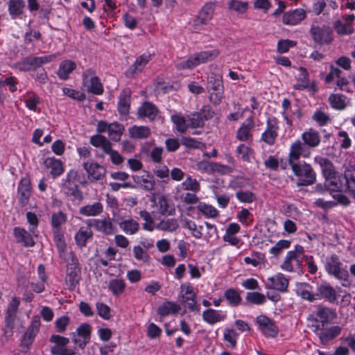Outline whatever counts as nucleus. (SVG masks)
I'll return each instance as SVG.
<instances>
[{"label": "nucleus", "mask_w": 355, "mask_h": 355, "mask_svg": "<svg viewBox=\"0 0 355 355\" xmlns=\"http://www.w3.org/2000/svg\"><path fill=\"white\" fill-rule=\"evenodd\" d=\"M92 335V327L88 323H83L79 325L74 332L71 333V338L73 345L76 347V350L84 349L89 343Z\"/></svg>", "instance_id": "obj_6"}, {"label": "nucleus", "mask_w": 355, "mask_h": 355, "mask_svg": "<svg viewBox=\"0 0 355 355\" xmlns=\"http://www.w3.org/2000/svg\"><path fill=\"white\" fill-rule=\"evenodd\" d=\"M76 68L74 62L70 60H64L60 62L57 75L62 80H67L70 73Z\"/></svg>", "instance_id": "obj_30"}, {"label": "nucleus", "mask_w": 355, "mask_h": 355, "mask_svg": "<svg viewBox=\"0 0 355 355\" xmlns=\"http://www.w3.org/2000/svg\"><path fill=\"white\" fill-rule=\"evenodd\" d=\"M299 71L300 74L297 83L295 85V88L297 89H302L309 86V75L306 69L304 67H300Z\"/></svg>", "instance_id": "obj_59"}, {"label": "nucleus", "mask_w": 355, "mask_h": 355, "mask_svg": "<svg viewBox=\"0 0 355 355\" xmlns=\"http://www.w3.org/2000/svg\"><path fill=\"white\" fill-rule=\"evenodd\" d=\"M69 257L71 258V263L67 264L65 280L69 289H73L79 282L80 270L78 266V260L73 254L70 253Z\"/></svg>", "instance_id": "obj_10"}, {"label": "nucleus", "mask_w": 355, "mask_h": 355, "mask_svg": "<svg viewBox=\"0 0 355 355\" xmlns=\"http://www.w3.org/2000/svg\"><path fill=\"white\" fill-rule=\"evenodd\" d=\"M332 197L334 200H326L323 198L316 199L313 202V205L315 207H320L324 210H328L334 208L338 204L347 205L349 202L347 198L340 193H334Z\"/></svg>", "instance_id": "obj_15"}, {"label": "nucleus", "mask_w": 355, "mask_h": 355, "mask_svg": "<svg viewBox=\"0 0 355 355\" xmlns=\"http://www.w3.org/2000/svg\"><path fill=\"white\" fill-rule=\"evenodd\" d=\"M277 120L275 117H271L267 120V128L262 134V139L268 144H274L277 137Z\"/></svg>", "instance_id": "obj_19"}, {"label": "nucleus", "mask_w": 355, "mask_h": 355, "mask_svg": "<svg viewBox=\"0 0 355 355\" xmlns=\"http://www.w3.org/2000/svg\"><path fill=\"white\" fill-rule=\"evenodd\" d=\"M316 315L319 318L322 327L331 322L337 317L336 312L334 310L327 307L318 308Z\"/></svg>", "instance_id": "obj_33"}, {"label": "nucleus", "mask_w": 355, "mask_h": 355, "mask_svg": "<svg viewBox=\"0 0 355 355\" xmlns=\"http://www.w3.org/2000/svg\"><path fill=\"white\" fill-rule=\"evenodd\" d=\"M253 127V118L252 116L248 117L237 130V139L243 141L250 140L252 138V135L250 132Z\"/></svg>", "instance_id": "obj_27"}, {"label": "nucleus", "mask_w": 355, "mask_h": 355, "mask_svg": "<svg viewBox=\"0 0 355 355\" xmlns=\"http://www.w3.org/2000/svg\"><path fill=\"white\" fill-rule=\"evenodd\" d=\"M95 228L105 234H112L114 232V225L109 218H104L101 220H94Z\"/></svg>", "instance_id": "obj_42"}, {"label": "nucleus", "mask_w": 355, "mask_h": 355, "mask_svg": "<svg viewBox=\"0 0 355 355\" xmlns=\"http://www.w3.org/2000/svg\"><path fill=\"white\" fill-rule=\"evenodd\" d=\"M131 138L135 139H144L148 138L150 135V130L147 126L133 125L128 129Z\"/></svg>", "instance_id": "obj_39"}, {"label": "nucleus", "mask_w": 355, "mask_h": 355, "mask_svg": "<svg viewBox=\"0 0 355 355\" xmlns=\"http://www.w3.org/2000/svg\"><path fill=\"white\" fill-rule=\"evenodd\" d=\"M236 153L242 160L248 162H250L254 155L252 149L245 144H240L236 148Z\"/></svg>", "instance_id": "obj_58"}, {"label": "nucleus", "mask_w": 355, "mask_h": 355, "mask_svg": "<svg viewBox=\"0 0 355 355\" xmlns=\"http://www.w3.org/2000/svg\"><path fill=\"white\" fill-rule=\"evenodd\" d=\"M92 231L89 227H81L75 235L76 244L80 247H84L89 239L92 236Z\"/></svg>", "instance_id": "obj_41"}, {"label": "nucleus", "mask_w": 355, "mask_h": 355, "mask_svg": "<svg viewBox=\"0 0 355 355\" xmlns=\"http://www.w3.org/2000/svg\"><path fill=\"white\" fill-rule=\"evenodd\" d=\"M220 54L218 49L202 51L190 55L187 60L176 64L178 70L192 69L197 66L210 62L216 58Z\"/></svg>", "instance_id": "obj_3"}, {"label": "nucleus", "mask_w": 355, "mask_h": 355, "mask_svg": "<svg viewBox=\"0 0 355 355\" xmlns=\"http://www.w3.org/2000/svg\"><path fill=\"white\" fill-rule=\"evenodd\" d=\"M40 324V318L38 317H34L21 340L22 345L29 346L33 343L36 335L39 332Z\"/></svg>", "instance_id": "obj_21"}, {"label": "nucleus", "mask_w": 355, "mask_h": 355, "mask_svg": "<svg viewBox=\"0 0 355 355\" xmlns=\"http://www.w3.org/2000/svg\"><path fill=\"white\" fill-rule=\"evenodd\" d=\"M317 159L325 179L324 187L327 189L338 193L337 191L345 188V176L342 178L332 163L323 157H319Z\"/></svg>", "instance_id": "obj_2"}, {"label": "nucleus", "mask_w": 355, "mask_h": 355, "mask_svg": "<svg viewBox=\"0 0 355 355\" xmlns=\"http://www.w3.org/2000/svg\"><path fill=\"white\" fill-rule=\"evenodd\" d=\"M306 17V12L301 8H297L285 12L282 17V21L288 26H295Z\"/></svg>", "instance_id": "obj_20"}, {"label": "nucleus", "mask_w": 355, "mask_h": 355, "mask_svg": "<svg viewBox=\"0 0 355 355\" xmlns=\"http://www.w3.org/2000/svg\"><path fill=\"white\" fill-rule=\"evenodd\" d=\"M256 322L259 329L266 336L275 337L278 333V329L274 322L268 317L261 315L257 317Z\"/></svg>", "instance_id": "obj_18"}, {"label": "nucleus", "mask_w": 355, "mask_h": 355, "mask_svg": "<svg viewBox=\"0 0 355 355\" xmlns=\"http://www.w3.org/2000/svg\"><path fill=\"white\" fill-rule=\"evenodd\" d=\"M341 265L342 263L338 257L333 254L326 259L324 267L329 275L334 276L338 279L344 280L343 283V286H347L348 284L346 282H348L347 279L348 273L346 270L342 268Z\"/></svg>", "instance_id": "obj_7"}, {"label": "nucleus", "mask_w": 355, "mask_h": 355, "mask_svg": "<svg viewBox=\"0 0 355 355\" xmlns=\"http://www.w3.org/2000/svg\"><path fill=\"white\" fill-rule=\"evenodd\" d=\"M179 310L180 306L178 304L167 301L158 307L157 313L161 316H166L171 313H175Z\"/></svg>", "instance_id": "obj_45"}, {"label": "nucleus", "mask_w": 355, "mask_h": 355, "mask_svg": "<svg viewBox=\"0 0 355 355\" xmlns=\"http://www.w3.org/2000/svg\"><path fill=\"white\" fill-rule=\"evenodd\" d=\"M310 154L311 152L304 147L300 140L295 141L290 146L288 160L293 173L298 178L299 185H310L315 180V173L311 166L299 161L301 156L309 157Z\"/></svg>", "instance_id": "obj_1"}, {"label": "nucleus", "mask_w": 355, "mask_h": 355, "mask_svg": "<svg viewBox=\"0 0 355 355\" xmlns=\"http://www.w3.org/2000/svg\"><path fill=\"white\" fill-rule=\"evenodd\" d=\"M103 210V205L99 202H96L92 205H87L81 207L79 209V212L85 216H96L101 214Z\"/></svg>", "instance_id": "obj_37"}, {"label": "nucleus", "mask_w": 355, "mask_h": 355, "mask_svg": "<svg viewBox=\"0 0 355 355\" xmlns=\"http://www.w3.org/2000/svg\"><path fill=\"white\" fill-rule=\"evenodd\" d=\"M203 320L209 324L213 325L216 323L225 320L227 318L225 311L208 309L202 312Z\"/></svg>", "instance_id": "obj_22"}, {"label": "nucleus", "mask_w": 355, "mask_h": 355, "mask_svg": "<svg viewBox=\"0 0 355 355\" xmlns=\"http://www.w3.org/2000/svg\"><path fill=\"white\" fill-rule=\"evenodd\" d=\"M97 131L98 132H107L108 136L112 140L118 141L121 139L123 127L118 123L108 124L107 122L101 121L98 123Z\"/></svg>", "instance_id": "obj_14"}, {"label": "nucleus", "mask_w": 355, "mask_h": 355, "mask_svg": "<svg viewBox=\"0 0 355 355\" xmlns=\"http://www.w3.org/2000/svg\"><path fill=\"white\" fill-rule=\"evenodd\" d=\"M329 103L333 108L343 110L347 104V98L343 94H333L329 97Z\"/></svg>", "instance_id": "obj_44"}, {"label": "nucleus", "mask_w": 355, "mask_h": 355, "mask_svg": "<svg viewBox=\"0 0 355 355\" xmlns=\"http://www.w3.org/2000/svg\"><path fill=\"white\" fill-rule=\"evenodd\" d=\"M341 333V327L339 326H332L325 329L318 333L319 338L322 344H327L332 340Z\"/></svg>", "instance_id": "obj_31"}, {"label": "nucleus", "mask_w": 355, "mask_h": 355, "mask_svg": "<svg viewBox=\"0 0 355 355\" xmlns=\"http://www.w3.org/2000/svg\"><path fill=\"white\" fill-rule=\"evenodd\" d=\"M139 214L144 221L142 225L143 229L148 232H153L155 229L156 224L154 222L151 214L146 209H143L139 211Z\"/></svg>", "instance_id": "obj_51"}, {"label": "nucleus", "mask_w": 355, "mask_h": 355, "mask_svg": "<svg viewBox=\"0 0 355 355\" xmlns=\"http://www.w3.org/2000/svg\"><path fill=\"white\" fill-rule=\"evenodd\" d=\"M214 10L215 6L212 3H207L203 6L193 21L196 31L201 30L204 26L209 24L213 18Z\"/></svg>", "instance_id": "obj_11"}, {"label": "nucleus", "mask_w": 355, "mask_h": 355, "mask_svg": "<svg viewBox=\"0 0 355 355\" xmlns=\"http://www.w3.org/2000/svg\"><path fill=\"white\" fill-rule=\"evenodd\" d=\"M289 280L282 273L276 275L268 278L265 287L267 289L276 290L279 292H285L287 290Z\"/></svg>", "instance_id": "obj_16"}, {"label": "nucleus", "mask_w": 355, "mask_h": 355, "mask_svg": "<svg viewBox=\"0 0 355 355\" xmlns=\"http://www.w3.org/2000/svg\"><path fill=\"white\" fill-rule=\"evenodd\" d=\"M31 180L28 178H22L19 183L17 189V198L19 204L22 206H26L28 204L31 196Z\"/></svg>", "instance_id": "obj_17"}, {"label": "nucleus", "mask_w": 355, "mask_h": 355, "mask_svg": "<svg viewBox=\"0 0 355 355\" xmlns=\"http://www.w3.org/2000/svg\"><path fill=\"white\" fill-rule=\"evenodd\" d=\"M291 245V241L288 240H280L274 246H272L269 252L273 256H277L281 254L283 250L288 249Z\"/></svg>", "instance_id": "obj_62"}, {"label": "nucleus", "mask_w": 355, "mask_h": 355, "mask_svg": "<svg viewBox=\"0 0 355 355\" xmlns=\"http://www.w3.org/2000/svg\"><path fill=\"white\" fill-rule=\"evenodd\" d=\"M310 33L314 42L320 45L328 44L333 40V33L329 27L313 26Z\"/></svg>", "instance_id": "obj_12"}, {"label": "nucleus", "mask_w": 355, "mask_h": 355, "mask_svg": "<svg viewBox=\"0 0 355 355\" xmlns=\"http://www.w3.org/2000/svg\"><path fill=\"white\" fill-rule=\"evenodd\" d=\"M179 299L180 301L191 311H199L200 308L196 304V293L192 286L189 283H185L180 286Z\"/></svg>", "instance_id": "obj_9"}, {"label": "nucleus", "mask_w": 355, "mask_h": 355, "mask_svg": "<svg viewBox=\"0 0 355 355\" xmlns=\"http://www.w3.org/2000/svg\"><path fill=\"white\" fill-rule=\"evenodd\" d=\"M83 167L87 171L88 177L94 180H101L105 173V168L96 162H85L83 164Z\"/></svg>", "instance_id": "obj_23"}, {"label": "nucleus", "mask_w": 355, "mask_h": 355, "mask_svg": "<svg viewBox=\"0 0 355 355\" xmlns=\"http://www.w3.org/2000/svg\"><path fill=\"white\" fill-rule=\"evenodd\" d=\"M83 86L87 92L93 94L101 95L103 93V84L91 69H87L83 74Z\"/></svg>", "instance_id": "obj_8"}, {"label": "nucleus", "mask_w": 355, "mask_h": 355, "mask_svg": "<svg viewBox=\"0 0 355 355\" xmlns=\"http://www.w3.org/2000/svg\"><path fill=\"white\" fill-rule=\"evenodd\" d=\"M49 341L52 344L50 352L53 355H80L76 347L69 345V338L67 337L53 334Z\"/></svg>", "instance_id": "obj_5"}, {"label": "nucleus", "mask_w": 355, "mask_h": 355, "mask_svg": "<svg viewBox=\"0 0 355 355\" xmlns=\"http://www.w3.org/2000/svg\"><path fill=\"white\" fill-rule=\"evenodd\" d=\"M228 6L231 10L235 11L239 14L245 12L248 8V3L247 2L239 0H231Z\"/></svg>", "instance_id": "obj_63"}, {"label": "nucleus", "mask_w": 355, "mask_h": 355, "mask_svg": "<svg viewBox=\"0 0 355 355\" xmlns=\"http://www.w3.org/2000/svg\"><path fill=\"white\" fill-rule=\"evenodd\" d=\"M157 112L158 110L156 107L149 102H144L138 109L139 116L147 117L150 120H153L155 118Z\"/></svg>", "instance_id": "obj_38"}, {"label": "nucleus", "mask_w": 355, "mask_h": 355, "mask_svg": "<svg viewBox=\"0 0 355 355\" xmlns=\"http://www.w3.org/2000/svg\"><path fill=\"white\" fill-rule=\"evenodd\" d=\"M345 187L352 193H355V171H347L345 173Z\"/></svg>", "instance_id": "obj_64"}, {"label": "nucleus", "mask_w": 355, "mask_h": 355, "mask_svg": "<svg viewBox=\"0 0 355 355\" xmlns=\"http://www.w3.org/2000/svg\"><path fill=\"white\" fill-rule=\"evenodd\" d=\"M108 288L113 295H119L125 291V283L121 279H112L109 282Z\"/></svg>", "instance_id": "obj_53"}, {"label": "nucleus", "mask_w": 355, "mask_h": 355, "mask_svg": "<svg viewBox=\"0 0 355 355\" xmlns=\"http://www.w3.org/2000/svg\"><path fill=\"white\" fill-rule=\"evenodd\" d=\"M311 287L306 283H301L297 285L296 292L298 295L304 300L313 301L315 298L311 293Z\"/></svg>", "instance_id": "obj_54"}, {"label": "nucleus", "mask_w": 355, "mask_h": 355, "mask_svg": "<svg viewBox=\"0 0 355 355\" xmlns=\"http://www.w3.org/2000/svg\"><path fill=\"white\" fill-rule=\"evenodd\" d=\"M14 234L18 242L23 243L26 246H33L34 245L32 237L24 229L15 227Z\"/></svg>", "instance_id": "obj_46"}, {"label": "nucleus", "mask_w": 355, "mask_h": 355, "mask_svg": "<svg viewBox=\"0 0 355 355\" xmlns=\"http://www.w3.org/2000/svg\"><path fill=\"white\" fill-rule=\"evenodd\" d=\"M20 304V300L17 297H13L10 302L6 313L5 321L7 327H12Z\"/></svg>", "instance_id": "obj_26"}, {"label": "nucleus", "mask_w": 355, "mask_h": 355, "mask_svg": "<svg viewBox=\"0 0 355 355\" xmlns=\"http://www.w3.org/2000/svg\"><path fill=\"white\" fill-rule=\"evenodd\" d=\"M132 254L134 258L139 262L147 263L149 262L150 257L147 250H144L140 245H134L132 248Z\"/></svg>", "instance_id": "obj_52"}, {"label": "nucleus", "mask_w": 355, "mask_h": 355, "mask_svg": "<svg viewBox=\"0 0 355 355\" xmlns=\"http://www.w3.org/2000/svg\"><path fill=\"white\" fill-rule=\"evenodd\" d=\"M184 227L189 230L196 239H201L202 237V226H198L196 223L191 220H185Z\"/></svg>", "instance_id": "obj_57"}, {"label": "nucleus", "mask_w": 355, "mask_h": 355, "mask_svg": "<svg viewBox=\"0 0 355 355\" xmlns=\"http://www.w3.org/2000/svg\"><path fill=\"white\" fill-rule=\"evenodd\" d=\"M57 57L56 54H51L47 55H42L40 57H31L32 64L35 69L40 67L44 64H48L53 61Z\"/></svg>", "instance_id": "obj_61"}, {"label": "nucleus", "mask_w": 355, "mask_h": 355, "mask_svg": "<svg viewBox=\"0 0 355 355\" xmlns=\"http://www.w3.org/2000/svg\"><path fill=\"white\" fill-rule=\"evenodd\" d=\"M223 98V85L220 79H216L209 90V100L215 105L219 104Z\"/></svg>", "instance_id": "obj_32"}, {"label": "nucleus", "mask_w": 355, "mask_h": 355, "mask_svg": "<svg viewBox=\"0 0 355 355\" xmlns=\"http://www.w3.org/2000/svg\"><path fill=\"white\" fill-rule=\"evenodd\" d=\"M224 296L230 306H236L241 302V297L239 291L234 288L227 289Z\"/></svg>", "instance_id": "obj_55"}, {"label": "nucleus", "mask_w": 355, "mask_h": 355, "mask_svg": "<svg viewBox=\"0 0 355 355\" xmlns=\"http://www.w3.org/2000/svg\"><path fill=\"white\" fill-rule=\"evenodd\" d=\"M196 209L206 218H216L219 214L218 211L213 205L202 202L198 203Z\"/></svg>", "instance_id": "obj_48"}, {"label": "nucleus", "mask_w": 355, "mask_h": 355, "mask_svg": "<svg viewBox=\"0 0 355 355\" xmlns=\"http://www.w3.org/2000/svg\"><path fill=\"white\" fill-rule=\"evenodd\" d=\"M320 295L330 303L337 302L338 291L329 284H322L318 288Z\"/></svg>", "instance_id": "obj_29"}, {"label": "nucleus", "mask_w": 355, "mask_h": 355, "mask_svg": "<svg viewBox=\"0 0 355 355\" xmlns=\"http://www.w3.org/2000/svg\"><path fill=\"white\" fill-rule=\"evenodd\" d=\"M303 252L304 248L299 245H295L294 250L288 251L280 266L282 270L289 272H293L295 264H298L299 258Z\"/></svg>", "instance_id": "obj_13"}, {"label": "nucleus", "mask_w": 355, "mask_h": 355, "mask_svg": "<svg viewBox=\"0 0 355 355\" xmlns=\"http://www.w3.org/2000/svg\"><path fill=\"white\" fill-rule=\"evenodd\" d=\"M153 213H157L162 216H170L175 214V208L170 199L162 193H153L150 197Z\"/></svg>", "instance_id": "obj_4"}, {"label": "nucleus", "mask_w": 355, "mask_h": 355, "mask_svg": "<svg viewBox=\"0 0 355 355\" xmlns=\"http://www.w3.org/2000/svg\"><path fill=\"white\" fill-rule=\"evenodd\" d=\"M119 225L126 234H135L139 230V223L132 218L123 219L119 222Z\"/></svg>", "instance_id": "obj_35"}, {"label": "nucleus", "mask_w": 355, "mask_h": 355, "mask_svg": "<svg viewBox=\"0 0 355 355\" xmlns=\"http://www.w3.org/2000/svg\"><path fill=\"white\" fill-rule=\"evenodd\" d=\"M45 166L51 169L50 173L53 176H59L64 172L62 162L55 157H48L44 160Z\"/></svg>", "instance_id": "obj_36"}, {"label": "nucleus", "mask_w": 355, "mask_h": 355, "mask_svg": "<svg viewBox=\"0 0 355 355\" xmlns=\"http://www.w3.org/2000/svg\"><path fill=\"white\" fill-rule=\"evenodd\" d=\"M302 139L304 141L303 146H308L310 148L317 147L320 143V136L316 130L310 128L302 134Z\"/></svg>", "instance_id": "obj_28"}, {"label": "nucleus", "mask_w": 355, "mask_h": 355, "mask_svg": "<svg viewBox=\"0 0 355 355\" xmlns=\"http://www.w3.org/2000/svg\"><path fill=\"white\" fill-rule=\"evenodd\" d=\"M245 264L251 265L254 267L261 268L265 266L266 258L265 256L259 252L252 254L249 257L244 258Z\"/></svg>", "instance_id": "obj_43"}, {"label": "nucleus", "mask_w": 355, "mask_h": 355, "mask_svg": "<svg viewBox=\"0 0 355 355\" xmlns=\"http://www.w3.org/2000/svg\"><path fill=\"white\" fill-rule=\"evenodd\" d=\"M344 22L338 20L335 22L334 28L336 31L340 35L350 34L353 31L351 24L354 20V15H347L343 17Z\"/></svg>", "instance_id": "obj_25"}, {"label": "nucleus", "mask_w": 355, "mask_h": 355, "mask_svg": "<svg viewBox=\"0 0 355 355\" xmlns=\"http://www.w3.org/2000/svg\"><path fill=\"white\" fill-rule=\"evenodd\" d=\"M171 118L177 130L181 133L185 132L190 126L186 118L181 114H174Z\"/></svg>", "instance_id": "obj_50"}, {"label": "nucleus", "mask_w": 355, "mask_h": 355, "mask_svg": "<svg viewBox=\"0 0 355 355\" xmlns=\"http://www.w3.org/2000/svg\"><path fill=\"white\" fill-rule=\"evenodd\" d=\"M182 187L185 191H191L193 193H198L200 190V183L191 175L187 176L186 179L182 183Z\"/></svg>", "instance_id": "obj_56"}, {"label": "nucleus", "mask_w": 355, "mask_h": 355, "mask_svg": "<svg viewBox=\"0 0 355 355\" xmlns=\"http://www.w3.org/2000/svg\"><path fill=\"white\" fill-rule=\"evenodd\" d=\"M130 107V95L128 92L123 91L119 96L118 110L122 115L128 114Z\"/></svg>", "instance_id": "obj_49"}, {"label": "nucleus", "mask_w": 355, "mask_h": 355, "mask_svg": "<svg viewBox=\"0 0 355 355\" xmlns=\"http://www.w3.org/2000/svg\"><path fill=\"white\" fill-rule=\"evenodd\" d=\"M135 183L145 191H152L155 189V181L153 175L144 172L141 175L133 177Z\"/></svg>", "instance_id": "obj_24"}, {"label": "nucleus", "mask_w": 355, "mask_h": 355, "mask_svg": "<svg viewBox=\"0 0 355 355\" xmlns=\"http://www.w3.org/2000/svg\"><path fill=\"white\" fill-rule=\"evenodd\" d=\"M151 60V55L150 53H144L139 56L134 64L129 68L128 73L131 74H137L144 69L145 66Z\"/></svg>", "instance_id": "obj_34"}, {"label": "nucleus", "mask_w": 355, "mask_h": 355, "mask_svg": "<svg viewBox=\"0 0 355 355\" xmlns=\"http://www.w3.org/2000/svg\"><path fill=\"white\" fill-rule=\"evenodd\" d=\"M245 300L251 304L261 305L266 302V296L258 292H249L247 293Z\"/></svg>", "instance_id": "obj_60"}, {"label": "nucleus", "mask_w": 355, "mask_h": 355, "mask_svg": "<svg viewBox=\"0 0 355 355\" xmlns=\"http://www.w3.org/2000/svg\"><path fill=\"white\" fill-rule=\"evenodd\" d=\"M179 227L178 221L176 218H165L161 220L155 225V229L161 231L172 232L175 231Z\"/></svg>", "instance_id": "obj_40"}, {"label": "nucleus", "mask_w": 355, "mask_h": 355, "mask_svg": "<svg viewBox=\"0 0 355 355\" xmlns=\"http://www.w3.org/2000/svg\"><path fill=\"white\" fill-rule=\"evenodd\" d=\"M25 8V3L23 0H10L8 3V10L12 17H16L23 13Z\"/></svg>", "instance_id": "obj_47"}]
</instances>
